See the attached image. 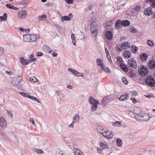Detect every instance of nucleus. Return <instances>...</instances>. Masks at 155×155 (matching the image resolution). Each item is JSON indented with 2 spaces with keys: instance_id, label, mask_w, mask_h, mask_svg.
<instances>
[{
  "instance_id": "nucleus-1",
  "label": "nucleus",
  "mask_w": 155,
  "mask_h": 155,
  "mask_svg": "<svg viewBox=\"0 0 155 155\" xmlns=\"http://www.w3.org/2000/svg\"><path fill=\"white\" fill-rule=\"evenodd\" d=\"M89 102L93 105L91 108V110L93 111L96 110L97 108V104L99 103L98 101L94 99L92 97L90 96L89 98Z\"/></svg>"
},
{
  "instance_id": "nucleus-2",
  "label": "nucleus",
  "mask_w": 155,
  "mask_h": 155,
  "mask_svg": "<svg viewBox=\"0 0 155 155\" xmlns=\"http://www.w3.org/2000/svg\"><path fill=\"white\" fill-rule=\"evenodd\" d=\"M145 83L150 87H154L155 86V81L151 76L150 75L147 76L145 79Z\"/></svg>"
},
{
  "instance_id": "nucleus-3",
  "label": "nucleus",
  "mask_w": 155,
  "mask_h": 155,
  "mask_svg": "<svg viewBox=\"0 0 155 155\" xmlns=\"http://www.w3.org/2000/svg\"><path fill=\"white\" fill-rule=\"evenodd\" d=\"M139 73L140 76L144 77L148 74V70L147 67L145 65H143L140 68H138Z\"/></svg>"
},
{
  "instance_id": "nucleus-4",
  "label": "nucleus",
  "mask_w": 155,
  "mask_h": 155,
  "mask_svg": "<svg viewBox=\"0 0 155 155\" xmlns=\"http://www.w3.org/2000/svg\"><path fill=\"white\" fill-rule=\"evenodd\" d=\"M135 117L136 119L138 120H141L144 121L148 120L151 118L149 114L147 113H144L140 115H136Z\"/></svg>"
},
{
  "instance_id": "nucleus-5",
  "label": "nucleus",
  "mask_w": 155,
  "mask_h": 155,
  "mask_svg": "<svg viewBox=\"0 0 155 155\" xmlns=\"http://www.w3.org/2000/svg\"><path fill=\"white\" fill-rule=\"evenodd\" d=\"M20 63L22 64L26 65L32 62H35L36 61V58H33L32 60H26L23 57H21L19 59Z\"/></svg>"
},
{
  "instance_id": "nucleus-6",
  "label": "nucleus",
  "mask_w": 155,
  "mask_h": 155,
  "mask_svg": "<svg viewBox=\"0 0 155 155\" xmlns=\"http://www.w3.org/2000/svg\"><path fill=\"white\" fill-rule=\"evenodd\" d=\"M22 78L21 76H18L16 78H15L12 80V83L13 86H17L22 81Z\"/></svg>"
},
{
  "instance_id": "nucleus-7",
  "label": "nucleus",
  "mask_w": 155,
  "mask_h": 155,
  "mask_svg": "<svg viewBox=\"0 0 155 155\" xmlns=\"http://www.w3.org/2000/svg\"><path fill=\"white\" fill-rule=\"evenodd\" d=\"M26 13L25 11H21L19 12L18 17L19 18L23 19L26 18Z\"/></svg>"
},
{
  "instance_id": "nucleus-8",
  "label": "nucleus",
  "mask_w": 155,
  "mask_h": 155,
  "mask_svg": "<svg viewBox=\"0 0 155 155\" xmlns=\"http://www.w3.org/2000/svg\"><path fill=\"white\" fill-rule=\"evenodd\" d=\"M148 57L147 54L146 53L141 54L140 56V58L142 61H145L147 60Z\"/></svg>"
},
{
  "instance_id": "nucleus-9",
  "label": "nucleus",
  "mask_w": 155,
  "mask_h": 155,
  "mask_svg": "<svg viewBox=\"0 0 155 155\" xmlns=\"http://www.w3.org/2000/svg\"><path fill=\"white\" fill-rule=\"evenodd\" d=\"M106 37L108 39L110 40L112 39L113 34L111 31H107L106 32Z\"/></svg>"
},
{
  "instance_id": "nucleus-10",
  "label": "nucleus",
  "mask_w": 155,
  "mask_h": 155,
  "mask_svg": "<svg viewBox=\"0 0 155 155\" xmlns=\"http://www.w3.org/2000/svg\"><path fill=\"white\" fill-rule=\"evenodd\" d=\"M129 95L128 94H125L124 95H121L119 98V99L121 101H124L128 99Z\"/></svg>"
},
{
  "instance_id": "nucleus-11",
  "label": "nucleus",
  "mask_w": 155,
  "mask_h": 155,
  "mask_svg": "<svg viewBox=\"0 0 155 155\" xmlns=\"http://www.w3.org/2000/svg\"><path fill=\"white\" fill-rule=\"evenodd\" d=\"M6 126V122L5 119L3 117H1L0 120V126L2 128H4Z\"/></svg>"
},
{
  "instance_id": "nucleus-12",
  "label": "nucleus",
  "mask_w": 155,
  "mask_h": 155,
  "mask_svg": "<svg viewBox=\"0 0 155 155\" xmlns=\"http://www.w3.org/2000/svg\"><path fill=\"white\" fill-rule=\"evenodd\" d=\"M152 13V9L151 7L145 9L144 11V14L146 15H150Z\"/></svg>"
},
{
  "instance_id": "nucleus-13",
  "label": "nucleus",
  "mask_w": 155,
  "mask_h": 155,
  "mask_svg": "<svg viewBox=\"0 0 155 155\" xmlns=\"http://www.w3.org/2000/svg\"><path fill=\"white\" fill-rule=\"evenodd\" d=\"M148 65L150 69H154L155 68V61L153 59L150 60L149 62Z\"/></svg>"
},
{
  "instance_id": "nucleus-14",
  "label": "nucleus",
  "mask_w": 155,
  "mask_h": 155,
  "mask_svg": "<svg viewBox=\"0 0 155 155\" xmlns=\"http://www.w3.org/2000/svg\"><path fill=\"white\" fill-rule=\"evenodd\" d=\"M23 40L26 42H31V34H26L23 36Z\"/></svg>"
},
{
  "instance_id": "nucleus-15",
  "label": "nucleus",
  "mask_w": 155,
  "mask_h": 155,
  "mask_svg": "<svg viewBox=\"0 0 155 155\" xmlns=\"http://www.w3.org/2000/svg\"><path fill=\"white\" fill-rule=\"evenodd\" d=\"M133 112L136 115H140V114L141 112L142 111L139 107H137L134 109Z\"/></svg>"
},
{
  "instance_id": "nucleus-16",
  "label": "nucleus",
  "mask_w": 155,
  "mask_h": 155,
  "mask_svg": "<svg viewBox=\"0 0 155 155\" xmlns=\"http://www.w3.org/2000/svg\"><path fill=\"white\" fill-rule=\"evenodd\" d=\"M130 21L128 20H126L121 21V25H123L124 27H126L130 25Z\"/></svg>"
},
{
  "instance_id": "nucleus-17",
  "label": "nucleus",
  "mask_w": 155,
  "mask_h": 155,
  "mask_svg": "<svg viewBox=\"0 0 155 155\" xmlns=\"http://www.w3.org/2000/svg\"><path fill=\"white\" fill-rule=\"evenodd\" d=\"M54 25L59 32L61 33L63 32L64 30L62 27L59 26L57 24H54Z\"/></svg>"
},
{
  "instance_id": "nucleus-18",
  "label": "nucleus",
  "mask_w": 155,
  "mask_h": 155,
  "mask_svg": "<svg viewBox=\"0 0 155 155\" xmlns=\"http://www.w3.org/2000/svg\"><path fill=\"white\" fill-rule=\"evenodd\" d=\"M121 22V20L119 19L117 20L116 21L115 24V28L116 29H120V28L121 27L122 25H121V24H120V23Z\"/></svg>"
},
{
  "instance_id": "nucleus-19",
  "label": "nucleus",
  "mask_w": 155,
  "mask_h": 155,
  "mask_svg": "<svg viewBox=\"0 0 155 155\" xmlns=\"http://www.w3.org/2000/svg\"><path fill=\"white\" fill-rule=\"evenodd\" d=\"M91 29H98V26L96 22L94 21L91 22Z\"/></svg>"
},
{
  "instance_id": "nucleus-20",
  "label": "nucleus",
  "mask_w": 155,
  "mask_h": 155,
  "mask_svg": "<svg viewBox=\"0 0 155 155\" xmlns=\"http://www.w3.org/2000/svg\"><path fill=\"white\" fill-rule=\"evenodd\" d=\"M120 67L122 70L124 72H127L128 71L127 67L124 64H121Z\"/></svg>"
},
{
  "instance_id": "nucleus-21",
  "label": "nucleus",
  "mask_w": 155,
  "mask_h": 155,
  "mask_svg": "<svg viewBox=\"0 0 155 155\" xmlns=\"http://www.w3.org/2000/svg\"><path fill=\"white\" fill-rule=\"evenodd\" d=\"M98 29H91V31L93 36L96 37L98 33Z\"/></svg>"
},
{
  "instance_id": "nucleus-22",
  "label": "nucleus",
  "mask_w": 155,
  "mask_h": 155,
  "mask_svg": "<svg viewBox=\"0 0 155 155\" xmlns=\"http://www.w3.org/2000/svg\"><path fill=\"white\" fill-rule=\"evenodd\" d=\"M101 68L103 71H104L105 72L107 73H110V71L109 68L104 66L103 65H102Z\"/></svg>"
},
{
  "instance_id": "nucleus-23",
  "label": "nucleus",
  "mask_w": 155,
  "mask_h": 155,
  "mask_svg": "<svg viewBox=\"0 0 155 155\" xmlns=\"http://www.w3.org/2000/svg\"><path fill=\"white\" fill-rule=\"evenodd\" d=\"M6 6L7 8H8L10 9H14L16 10H17L18 9V8L17 7H15L14 5H11L10 4H6Z\"/></svg>"
},
{
  "instance_id": "nucleus-24",
  "label": "nucleus",
  "mask_w": 155,
  "mask_h": 155,
  "mask_svg": "<svg viewBox=\"0 0 155 155\" xmlns=\"http://www.w3.org/2000/svg\"><path fill=\"white\" fill-rule=\"evenodd\" d=\"M148 2H150V7L155 8V0H147Z\"/></svg>"
},
{
  "instance_id": "nucleus-25",
  "label": "nucleus",
  "mask_w": 155,
  "mask_h": 155,
  "mask_svg": "<svg viewBox=\"0 0 155 155\" xmlns=\"http://www.w3.org/2000/svg\"><path fill=\"white\" fill-rule=\"evenodd\" d=\"M74 151L75 155H81L83 154V153L79 149L76 148L74 149Z\"/></svg>"
},
{
  "instance_id": "nucleus-26",
  "label": "nucleus",
  "mask_w": 155,
  "mask_h": 155,
  "mask_svg": "<svg viewBox=\"0 0 155 155\" xmlns=\"http://www.w3.org/2000/svg\"><path fill=\"white\" fill-rule=\"evenodd\" d=\"M129 60H130V61H131L132 63H133V64H134L133 68L135 69L137 68V67L136 60L135 59L132 58H130Z\"/></svg>"
},
{
  "instance_id": "nucleus-27",
  "label": "nucleus",
  "mask_w": 155,
  "mask_h": 155,
  "mask_svg": "<svg viewBox=\"0 0 155 155\" xmlns=\"http://www.w3.org/2000/svg\"><path fill=\"white\" fill-rule=\"evenodd\" d=\"M61 21H63V20L69 21L71 20V18L67 16H63L61 17Z\"/></svg>"
},
{
  "instance_id": "nucleus-28",
  "label": "nucleus",
  "mask_w": 155,
  "mask_h": 155,
  "mask_svg": "<svg viewBox=\"0 0 155 155\" xmlns=\"http://www.w3.org/2000/svg\"><path fill=\"white\" fill-rule=\"evenodd\" d=\"M107 135L106 138L107 139H111L113 136V135L110 131H107Z\"/></svg>"
},
{
  "instance_id": "nucleus-29",
  "label": "nucleus",
  "mask_w": 155,
  "mask_h": 155,
  "mask_svg": "<svg viewBox=\"0 0 155 155\" xmlns=\"http://www.w3.org/2000/svg\"><path fill=\"white\" fill-rule=\"evenodd\" d=\"M7 18V14L5 13H4L3 15L0 17V21H5Z\"/></svg>"
},
{
  "instance_id": "nucleus-30",
  "label": "nucleus",
  "mask_w": 155,
  "mask_h": 155,
  "mask_svg": "<svg viewBox=\"0 0 155 155\" xmlns=\"http://www.w3.org/2000/svg\"><path fill=\"white\" fill-rule=\"evenodd\" d=\"M79 119V116L78 115H75L73 118V123H75L77 122Z\"/></svg>"
},
{
  "instance_id": "nucleus-31",
  "label": "nucleus",
  "mask_w": 155,
  "mask_h": 155,
  "mask_svg": "<svg viewBox=\"0 0 155 155\" xmlns=\"http://www.w3.org/2000/svg\"><path fill=\"white\" fill-rule=\"evenodd\" d=\"M124 52H126L125 53V58L127 57L128 58H130L131 56V53L129 51H125L123 52V54L124 53Z\"/></svg>"
},
{
  "instance_id": "nucleus-32",
  "label": "nucleus",
  "mask_w": 155,
  "mask_h": 155,
  "mask_svg": "<svg viewBox=\"0 0 155 155\" xmlns=\"http://www.w3.org/2000/svg\"><path fill=\"white\" fill-rule=\"evenodd\" d=\"M71 39H72V42L73 45H76V41H75L76 38L75 37L74 35L73 34H71Z\"/></svg>"
},
{
  "instance_id": "nucleus-33",
  "label": "nucleus",
  "mask_w": 155,
  "mask_h": 155,
  "mask_svg": "<svg viewBox=\"0 0 155 155\" xmlns=\"http://www.w3.org/2000/svg\"><path fill=\"white\" fill-rule=\"evenodd\" d=\"M32 150L39 154H41L43 152V151L41 150L35 148H33Z\"/></svg>"
},
{
  "instance_id": "nucleus-34",
  "label": "nucleus",
  "mask_w": 155,
  "mask_h": 155,
  "mask_svg": "<svg viewBox=\"0 0 155 155\" xmlns=\"http://www.w3.org/2000/svg\"><path fill=\"white\" fill-rule=\"evenodd\" d=\"M129 30L130 32L132 33H135L137 32L136 29L134 28H133L132 26H130Z\"/></svg>"
},
{
  "instance_id": "nucleus-35",
  "label": "nucleus",
  "mask_w": 155,
  "mask_h": 155,
  "mask_svg": "<svg viewBox=\"0 0 155 155\" xmlns=\"http://www.w3.org/2000/svg\"><path fill=\"white\" fill-rule=\"evenodd\" d=\"M98 131L103 136L106 138V136L107 135V131L104 132L103 129H102L101 131H100L98 129H97Z\"/></svg>"
},
{
  "instance_id": "nucleus-36",
  "label": "nucleus",
  "mask_w": 155,
  "mask_h": 155,
  "mask_svg": "<svg viewBox=\"0 0 155 155\" xmlns=\"http://www.w3.org/2000/svg\"><path fill=\"white\" fill-rule=\"evenodd\" d=\"M37 39V37L34 34H31V42L35 41Z\"/></svg>"
},
{
  "instance_id": "nucleus-37",
  "label": "nucleus",
  "mask_w": 155,
  "mask_h": 155,
  "mask_svg": "<svg viewBox=\"0 0 155 155\" xmlns=\"http://www.w3.org/2000/svg\"><path fill=\"white\" fill-rule=\"evenodd\" d=\"M97 65L101 67L103 65L102 61L100 59L98 58L96 60Z\"/></svg>"
},
{
  "instance_id": "nucleus-38",
  "label": "nucleus",
  "mask_w": 155,
  "mask_h": 155,
  "mask_svg": "<svg viewBox=\"0 0 155 155\" xmlns=\"http://www.w3.org/2000/svg\"><path fill=\"white\" fill-rule=\"evenodd\" d=\"M100 146L102 149H107L108 148V146L104 143H101L100 144Z\"/></svg>"
},
{
  "instance_id": "nucleus-39",
  "label": "nucleus",
  "mask_w": 155,
  "mask_h": 155,
  "mask_svg": "<svg viewBox=\"0 0 155 155\" xmlns=\"http://www.w3.org/2000/svg\"><path fill=\"white\" fill-rule=\"evenodd\" d=\"M131 52L134 53H136L137 51V47L134 46V47L133 46H131Z\"/></svg>"
},
{
  "instance_id": "nucleus-40",
  "label": "nucleus",
  "mask_w": 155,
  "mask_h": 155,
  "mask_svg": "<svg viewBox=\"0 0 155 155\" xmlns=\"http://www.w3.org/2000/svg\"><path fill=\"white\" fill-rule=\"evenodd\" d=\"M121 122H120L119 121H117L113 123L112 124V125L113 126H116L118 127H119L120 126V124Z\"/></svg>"
},
{
  "instance_id": "nucleus-41",
  "label": "nucleus",
  "mask_w": 155,
  "mask_h": 155,
  "mask_svg": "<svg viewBox=\"0 0 155 155\" xmlns=\"http://www.w3.org/2000/svg\"><path fill=\"white\" fill-rule=\"evenodd\" d=\"M29 81L33 82H35L38 80L35 77L32 76L29 78Z\"/></svg>"
},
{
  "instance_id": "nucleus-42",
  "label": "nucleus",
  "mask_w": 155,
  "mask_h": 155,
  "mask_svg": "<svg viewBox=\"0 0 155 155\" xmlns=\"http://www.w3.org/2000/svg\"><path fill=\"white\" fill-rule=\"evenodd\" d=\"M141 8V7L140 5H136L134 8V10L136 12H138L140 10Z\"/></svg>"
},
{
  "instance_id": "nucleus-43",
  "label": "nucleus",
  "mask_w": 155,
  "mask_h": 155,
  "mask_svg": "<svg viewBox=\"0 0 155 155\" xmlns=\"http://www.w3.org/2000/svg\"><path fill=\"white\" fill-rule=\"evenodd\" d=\"M19 94L24 97H28L29 94L24 92H20Z\"/></svg>"
},
{
  "instance_id": "nucleus-44",
  "label": "nucleus",
  "mask_w": 155,
  "mask_h": 155,
  "mask_svg": "<svg viewBox=\"0 0 155 155\" xmlns=\"http://www.w3.org/2000/svg\"><path fill=\"white\" fill-rule=\"evenodd\" d=\"M117 62L119 63H120L121 64H123V60L121 57H118L117 58Z\"/></svg>"
},
{
  "instance_id": "nucleus-45",
  "label": "nucleus",
  "mask_w": 155,
  "mask_h": 155,
  "mask_svg": "<svg viewBox=\"0 0 155 155\" xmlns=\"http://www.w3.org/2000/svg\"><path fill=\"white\" fill-rule=\"evenodd\" d=\"M129 75L130 77L133 78L135 76L136 74L134 72L131 71L129 72Z\"/></svg>"
},
{
  "instance_id": "nucleus-46",
  "label": "nucleus",
  "mask_w": 155,
  "mask_h": 155,
  "mask_svg": "<svg viewBox=\"0 0 155 155\" xmlns=\"http://www.w3.org/2000/svg\"><path fill=\"white\" fill-rule=\"evenodd\" d=\"M117 143V146L119 147H120L122 144V142L120 139H117L116 140Z\"/></svg>"
},
{
  "instance_id": "nucleus-47",
  "label": "nucleus",
  "mask_w": 155,
  "mask_h": 155,
  "mask_svg": "<svg viewBox=\"0 0 155 155\" xmlns=\"http://www.w3.org/2000/svg\"><path fill=\"white\" fill-rule=\"evenodd\" d=\"M68 71L72 72L74 75L77 73V71L75 70H74L71 68H69L68 69Z\"/></svg>"
},
{
  "instance_id": "nucleus-48",
  "label": "nucleus",
  "mask_w": 155,
  "mask_h": 155,
  "mask_svg": "<svg viewBox=\"0 0 155 155\" xmlns=\"http://www.w3.org/2000/svg\"><path fill=\"white\" fill-rule=\"evenodd\" d=\"M46 18V15H44L39 17V20L43 21Z\"/></svg>"
},
{
  "instance_id": "nucleus-49",
  "label": "nucleus",
  "mask_w": 155,
  "mask_h": 155,
  "mask_svg": "<svg viewBox=\"0 0 155 155\" xmlns=\"http://www.w3.org/2000/svg\"><path fill=\"white\" fill-rule=\"evenodd\" d=\"M124 43V44H124V45L123 46H124V47L126 48H129L130 47V43L127 42L125 43H124V42H123Z\"/></svg>"
},
{
  "instance_id": "nucleus-50",
  "label": "nucleus",
  "mask_w": 155,
  "mask_h": 155,
  "mask_svg": "<svg viewBox=\"0 0 155 155\" xmlns=\"http://www.w3.org/2000/svg\"><path fill=\"white\" fill-rule=\"evenodd\" d=\"M147 44L150 46L152 47L154 45L153 42L150 40H148L147 41Z\"/></svg>"
},
{
  "instance_id": "nucleus-51",
  "label": "nucleus",
  "mask_w": 155,
  "mask_h": 155,
  "mask_svg": "<svg viewBox=\"0 0 155 155\" xmlns=\"http://www.w3.org/2000/svg\"><path fill=\"white\" fill-rule=\"evenodd\" d=\"M122 81L125 84H127L128 83V82L126 79L124 77H123L122 78Z\"/></svg>"
},
{
  "instance_id": "nucleus-52",
  "label": "nucleus",
  "mask_w": 155,
  "mask_h": 155,
  "mask_svg": "<svg viewBox=\"0 0 155 155\" xmlns=\"http://www.w3.org/2000/svg\"><path fill=\"white\" fill-rule=\"evenodd\" d=\"M130 60H129V59L127 61V64L130 66V67H132L133 68L134 64H133V63H132L131 61H130Z\"/></svg>"
},
{
  "instance_id": "nucleus-53",
  "label": "nucleus",
  "mask_w": 155,
  "mask_h": 155,
  "mask_svg": "<svg viewBox=\"0 0 155 155\" xmlns=\"http://www.w3.org/2000/svg\"><path fill=\"white\" fill-rule=\"evenodd\" d=\"M152 153H153V152L152 151H151L150 150H146L144 153V154H150L151 155H152Z\"/></svg>"
},
{
  "instance_id": "nucleus-54",
  "label": "nucleus",
  "mask_w": 155,
  "mask_h": 155,
  "mask_svg": "<svg viewBox=\"0 0 155 155\" xmlns=\"http://www.w3.org/2000/svg\"><path fill=\"white\" fill-rule=\"evenodd\" d=\"M64 1L69 4H72L73 3L74 0H64Z\"/></svg>"
},
{
  "instance_id": "nucleus-55",
  "label": "nucleus",
  "mask_w": 155,
  "mask_h": 155,
  "mask_svg": "<svg viewBox=\"0 0 155 155\" xmlns=\"http://www.w3.org/2000/svg\"><path fill=\"white\" fill-rule=\"evenodd\" d=\"M130 100L132 101L133 103L134 104H135L137 103V100L134 98L131 97L130 98Z\"/></svg>"
},
{
  "instance_id": "nucleus-56",
  "label": "nucleus",
  "mask_w": 155,
  "mask_h": 155,
  "mask_svg": "<svg viewBox=\"0 0 155 155\" xmlns=\"http://www.w3.org/2000/svg\"><path fill=\"white\" fill-rule=\"evenodd\" d=\"M7 114L11 118H12L13 117V115L11 112L9 111H8V110H7Z\"/></svg>"
},
{
  "instance_id": "nucleus-57",
  "label": "nucleus",
  "mask_w": 155,
  "mask_h": 155,
  "mask_svg": "<svg viewBox=\"0 0 155 155\" xmlns=\"http://www.w3.org/2000/svg\"><path fill=\"white\" fill-rule=\"evenodd\" d=\"M28 98L34 101L36 97H34L32 96H31L30 95H29L28 97Z\"/></svg>"
},
{
  "instance_id": "nucleus-58",
  "label": "nucleus",
  "mask_w": 155,
  "mask_h": 155,
  "mask_svg": "<svg viewBox=\"0 0 155 155\" xmlns=\"http://www.w3.org/2000/svg\"><path fill=\"white\" fill-rule=\"evenodd\" d=\"M30 121L32 122L33 125H34L35 124V121L33 118H31L30 119Z\"/></svg>"
},
{
  "instance_id": "nucleus-59",
  "label": "nucleus",
  "mask_w": 155,
  "mask_h": 155,
  "mask_svg": "<svg viewBox=\"0 0 155 155\" xmlns=\"http://www.w3.org/2000/svg\"><path fill=\"white\" fill-rule=\"evenodd\" d=\"M46 5L48 6H51L53 5V4L51 2H48L46 4Z\"/></svg>"
},
{
  "instance_id": "nucleus-60",
  "label": "nucleus",
  "mask_w": 155,
  "mask_h": 155,
  "mask_svg": "<svg viewBox=\"0 0 155 155\" xmlns=\"http://www.w3.org/2000/svg\"><path fill=\"white\" fill-rule=\"evenodd\" d=\"M43 55V54L42 52H38L37 53V55L38 56L40 57L42 56Z\"/></svg>"
},
{
  "instance_id": "nucleus-61",
  "label": "nucleus",
  "mask_w": 155,
  "mask_h": 155,
  "mask_svg": "<svg viewBox=\"0 0 155 155\" xmlns=\"http://www.w3.org/2000/svg\"><path fill=\"white\" fill-rule=\"evenodd\" d=\"M4 51V49L2 48H0V55H1Z\"/></svg>"
},
{
  "instance_id": "nucleus-62",
  "label": "nucleus",
  "mask_w": 155,
  "mask_h": 155,
  "mask_svg": "<svg viewBox=\"0 0 155 155\" xmlns=\"http://www.w3.org/2000/svg\"><path fill=\"white\" fill-rule=\"evenodd\" d=\"M64 153H63V151H60L58 152L57 153V154H58L59 155H63Z\"/></svg>"
},
{
  "instance_id": "nucleus-63",
  "label": "nucleus",
  "mask_w": 155,
  "mask_h": 155,
  "mask_svg": "<svg viewBox=\"0 0 155 155\" xmlns=\"http://www.w3.org/2000/svg\"><path fill=\"white\" fill-rule=\"evenodd\" d=\"M102 149L100 148H97V150L98 151V152L100 154H101L102 153Z\"/></svg>"
},
{
  "instance_id": "nucleus-64",
  "label": "nucleus",
  "mask_w": 155,
  "mask_h": 155,
  "mask_svg": "<svg viewBox=\"0 0 155 155\" xmlns=\"http://www.w3.org/2000/svg\"><path fill=\"white\" fill-rule=\"evenodd\" d=\"M52 55L53 57H55L57 56V54L55 52H53L52 53Z\"/></svg>"
}]
</instances>
